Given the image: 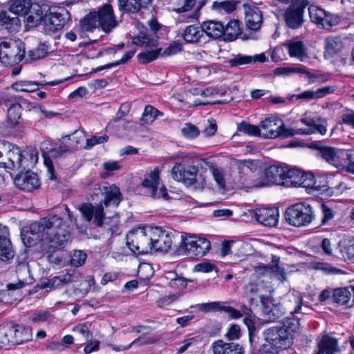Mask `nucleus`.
<instances>
[{
  "mask_svg": "<svg viewBox=\"0 0 354 354\" xmlns=\"http://www.w3.org/2000/svg\"><path fill=\"white\" fill-rule=\"evenodd\" d=\"M162 115V112L151 105H147L145 106L140 119L141 124H151L158 116Z\"/></svg>",
  "mask_w": 354,
  "mask_h": 354,
  "instance_id": "nucleus-41",
  "label": "nucleus"
},
{
  "mask_svg": "<svg viewBox=\"0 0 354 354\" xmlns=\"http://www.w3.org/2000/svg\"><path fill=\"white\" fill-rule=\"evenodd\" d=\"M286 171L281 167L271 165L266 168L263 174L253 182H250L245 176H240L238 186L240 188H252L270 186L279 184L281 180H286Z\"/></svg>",
  "mask_w": 354,
  "mask_h": 354,
  "instance_id": "nucleus-7",
  "label": "nucleus"
},
{
  "mask_svg": "<svg viewBox=\"0 0 354 354\" xmlns=\"http://www.w3.org/2000/svg\"><path fill=\"white\" fill-rule=\"evenodd\" d=\"M225 307L221 301H213L201 304V310L204 312L224 311Z\"/></svg>",
  "mask_w": 354,
  "mask_h": 354,
  "instance_id": "nucleus-60",
  "label": "nucleus"
},
{
  "mask_svg": "<svg viewBox=\"0 0 354 354\" xmlns=\"http://www.w3.org/2000/svg\"><path fill=\"white\" fill-rule=\"evenodd\" d=\"M180 296V295L179 293L169 294L158 299L156 300V303L159 308H163L178 300Z\"/></svg>",
  "mask_w": 354,
  "mask_h": 354,
  "instance_id": "nucleus-55",
  "label": "nucleus"
},
{
  "mask_svg": "<svg viewBox=\"0 0 354 354\" xmlns=\"http://www.w3.org/2000/svg\"><path fill=\"white\" fill-rule=\"evenodd\" d=\"M64 138H68L70 142L68 147L73 150H76L82 145L85 136L82 131H75L72 134L67 135Z\"/></svg>",
  "mask_w": 354,
  "mask_h": 354,
  "instance_id": "nucleus-44",
  "label": "nucleus"
},
{
  "mask_svg": "<svg viewBox=\"0 0 354 354\" xmlns=\"http://www.w3.org/2000/svg\"><path fill=\"white\" fill-rule=\"evenodd\" d=\"M91 200L99 202L95 205L89 203H84L78 207L83 218L86 222L92 223L97 227H102L104 225H109L107 220L113 222V225L108 228L113 234L117 231L119 225V216L118 214L111 218L105 217L103 205L106 207L113 206L117 207L122 199V195L120 189L114 184L104 182L95 184L90 194Z\"/></svg>",
  "mask_w": 354,
  "mask_h": 354,
  "instance_id": "nucleus-1",
  "label": "nucleus"
},
{
  "mask_svg": "<svg viewBox=\"0 0 354 354\" xmlns=\"http://www.w3.org/2000/svg\"><path fill=\"white\" fill-rule=\"evenodd\" d=\"M214 354H244L243 347L234 342H225L223 339L215 341L212 345Z\"/></svg>",
  "mask_w": 354,
  "mask_h": 354,
  "instance_id": "nucleus-27",
  "label": "nucleus"
},
{
  "mask_svg": "<svg viewBox=\"0 0 354 354\" xmlns=\"http://www.w3.org/2000/svg\"><path fill=\"white\" fill-rule=\"evenodd\" d=\"M8 227L0 225V259L8 261L14 257V251L9 239Z\"/></svg>",
  "mask_w": 354,
  "mask_h": 354,
  "instance_id": "nucleus-26",
  "label": "nucleus"
},
{
  "mask_svg": "<svg viewBox=\"0 0 354 354\" xmlns=\"http://www.w3.org/2000/svg\"><path fill=\"white\" fill-rule=\"evenodd\" d=\"M3 101L8 106L7 122L11 127H15L21 118L22 106L26 104V101L19 96L10 95H6Z\"/></svg>",
  "mask_w": 354,
  "mask_h": 354,
  "instance_id": "nucleus-20",
  "label": "nucleus"
},
{
  "mask_svg": "<svg viewBox=\"0 0 354 354\" xmlns=\"http://www.w3.org/2000/svg\"><path fill=\"white\" fill-rule=\"evenodd\" d=\"M25 56V44L20 40L10 39L0 43V61L6 66L19 63Z\"/></svg>",
  "mask_w": 354,
  "mask_h": 354,
  "instance_id": "nucleus-12",
  "label": "nucleus"
},
{
  "mask_svg": "<svg viewBox=\"0 0 354 354\" xmlns=\"http://www.w3.org/2000/svg\"><path fill=\"white\" fill-rule=\"evenodd\" d=\"M251 216L257 221L267 227H274L279 221V209L277 208H258L251 212Z\"/></svg>",
  "mask_w": 354,
  "mask_h": 354,
  "instance_id": "nucleus-23",
  "label": "nucleus"
},
{
  "mask_svg": "<svg viewBox=\"0 0 354 354\" xmlns=\"http://www.w3.org/2000/svg\"><path fill=\"white\" fill-rule=\"evenodd\" d=\"M314 212L311 205L307 203H297L287 208L285 212L286 221L295 227L309 225L314 219Z\"/></svg>",
  "mask_w": 354,
  "mask_h": 354,
  "instance_id": "nucleus-11",
  "label": "nucleus"
},
{
  "mask_svg": "<svg viewBox=\"0 0 354 354\" xmlns=\"http://www.w3.org/2000/svg\"><path fill=\"white\" fill-rule=\"evenodd\" d=\"M283 328H285L288 330L292 334L293 332L296 331L299 327V317H287L283 320Z\"/></svg>",
  "mask_w": 354,
  "mask_h": 354,
  "instance_id": "nucleus-57",
  "label": "nucleus"
},
{
  "mask_svg": "<svg viewBox=\"0 0 354 354\" xmlns=\"http://www.w3.org/2000/svg\"><path fill=\"white\" fill-rule=\"evenodd\" d=\"M151 253L153 252H167L172 246L174 234L171 230L160 227H151Z\"/></svg>",
  "mask_w": 354,
  "mask_h": 354,
  "instance_id": "nucleus-15",
  "label": "nucleus"
},
{
  "mask_svg": "<svg viewBox=\"0 0 354 354\" xmlns=\"http://www.w3.org/2000/svg\"><path fill=\"white\" fill-rule=\"evenodd\" d=\"M182 50V45L178 42H172L170 45L162 52V56L167 57L174 55Z\"/></svg>",
  "mask_w": 354,
  "mask_h": 354,
  "instance_id": "nucleus-63",
  "label": "nucleus"
},
{
  "mask_svg": "<svg viewBox=\"0 0 354 354\" xmlns=\"http://www.w3.org/2000/svg\"><path fill=\"white\" fill-rule=\"evenodd\" d=\"M203 34L213 39H218L225 33L224 25L221 21L209 20L201 24Z\"/></svg>",
  "mask_w": 354,
  "mask_h": 354,
  "instance_id": "nucleus-30",
  "label": "nucleus"
},
{
  "mask_svg": "<svg viewBox=\"0 0 354 354\" xmlns=\"http://www.w3.org/2000/svg\"><path fill=\"white\" fill-rule=\"evenodd\" d=\"M308 147L316 149L318 151V156L336 168L341 169V149L323 145L321 142L309 143L308 144Z\"/></svg>",
  "mask_w": 354,
  "mask_h": 354,
  "instance_id": "nucleus-16",
  "label": "nucleus"
},
{
  "mask_svg": "<svg viewBox=\"0 0 354 354\" xmlns=\"http://www.w3.org/2000/svg\"><path fill=\"white\" fill-rule=\"evenodd\" d=\"M8 149L6 152L2 167L15 170L29 166L25 154L19 147L10 142Z\"/></svg>",
  "mask_w": 354,
  "mask_h": 354,
  "instance_id": "nucleus-18",
  "label": "nucleus"
},
{
  "mask_svg": "<svg viewBox=\"0 0 354 354\" xmlns=\"http://www.w3.org/2000/svg\"><path fill=\"white\" fill-rule=\"evenodd\" d=\"M234 165L238 170V176L234 178V183L236 187L238 186V180L240 176H245L250 182L248 178V171L254 172L257 169V163L252 160H236L234 162Z\"/></svg>",
  "mask_w": 354,
  "mask_h": 354,
  "instance_id": "nucleus-29",
  "label": "nucleus"
},
{
  "mask_svg": "<svg viewBox=\"0 0 354 354\" xmlns=\"http://www.w3.org/2000/svg\"><path fill=\"white\" fill-rule=\"evenodd\" d=\"M338 350L337 339L326 335L319 340L314 354H338Z\"/></svg>",
  "mask_w": 354,
  "mask_h": 354,
  "instance_id": "nucleus-28",
  "label": "nucleus"
},
{
  "mask_svg": "<svg viewBox=\"0 0 354 354\" xmlns=\"http://www.w3.org/2000/svg\"><path fill=\"white\" fill-rule=\"evenodd\" d=\"M341 254L345 260L354 262V242H349L341 249Z\"/></svg>",
  "mask_w": 354,
  "mask_h": 354,
  "instance_id": "nucleus-61",
  "label": "nucleus"
},
{
  "mask_svg": "<svg viewBox=\"0 0 354 354\" xmlns=\"http://www.w3.org/2000/svg\"><path fill=\"white\" fill-rule=\"evenodd\" d=\"M8 11L3 10L0 12V24L5 27L9 32H16L19 30L21 23L18 16L14 15Z\"/></svg>",
  "mask_w": 354,
  "mask_h": 354,
  "instance_id": "nucleus-33",
  "label": "nucleus"
},
{
  "mask_svg": "<svg viewBox=\"0 0 354 354\" xmlns=\"http://www.w3.org/2000/svg\"><path fill=\"white\" fill-rule=\"evenodd\" d=\"M143 187L149 189V194L153 198H168V194L165 186L158 189L159 185V171L154 169L142 181Z\"/></svg>",
  "mask_w": 354,
  "mask_h": 354,
  "instance_id": "nucleus-22",
  "label": "nucleus"
},
{
  "mask_svg": "<svg viewBox=\"0 0 354 354\" xmlns=\"http://www.w3.org/2000/svg\"><path fill=\"white\" fill-rule=\"evenodd\" d=\"M204 36L201 26L190 25L185 29L183 37L187 43H197Z\"/></svg>",
  "mask_w": 354,
  "mask_h": 354,
  "instance_id": "nucleus-37",
  "label": "nucleus"
},
{
  "mask_svg": "<svg viewBox=\"0 0 354 354\" xmlns=\"http://www.w3.org/2000/svg\"><path fill=\"white\" fill-rule=\"evenodd\" d=\"M245 21L247 28L252 30L260 28L263 17L260 10L255 6L244 4Z\"/></svg>",
  "mask_w": 354,
  "mask_h": 354,
  "instance_id": "nucleus-25",
  "label": "nucleus"
},
{
  "mask_svg": "<svg viewBox=\"0 0 354 354\" xmlns=\"http://www.w3.org/2000/svg\"><path fill=\"white\" fill-rule=\"evenodd\" d=\"M70 13L64 8H50L44 11L43 21L44 31L46 34H52L62 29L70 19Z\"/></svg>",
  "mask_w": 354,
  "mask_h": 354,
  "instance_id": "nucleus-13",
  "label": "nucleus"
},
{
  "mask_svg": "<svg viewBox=\"0 0 354 354\" xmlns=\"http://www.w3.org/2000/svg\"><path fill=\"white\" fill-rule=\"evenodd\" d=\"M49 50L48 46L46 44H39V46L28 52V57L31 61L38 60L44 58L48 53Z\"/></svg>",
  "mask_w": 354,
  "mask_h": 354,
  "instance_id": "nucleus-46",
  "label": "nucleus"
},
{
  "mask_svg": "<svg viewBox=\"0 0 354 354\" xmlns=\"http://www.w3.org/2000/svg\"><path fill=\"white\" fill-rule=\"evenodd\" d=\"M162 49L160 48L146 50L139 53L137 56L138 61L142 64H147L155 60L160 54Z\"/></svg>",
  "mask_w": 354,
  "mask_h": 354,
  "instance_id": "nucleus-48",
  "label": "nucleus"
},
{
  "mask_svg": "<svg viewBox=\"0 0 354 354\" xmlns=\"http://www.w3.org/2000/svg\"><path fill=\"white\" fill-rule=\"evenodd\" d=\"M182 135L189 139L196 138L199 135L198 129L191 123H186L185 126L181 129Z\"/></svg>",
  "mask_w": 354,
  "mask_h": 354,
  "instance_id": "nucleus-56",
  "label": "nucleus"
},
{
  "mask_svg": "<svg viewBox=\"0 0 354 354\" xmlns=\"http://www.w3.org/2000/svg\"><path fill=\"white\" fill-rule=\"evenodd\" d=\"M326 10L316 6H310L308 8V12L310 20L319 25L323 17H325Z\"/></svg>",
  "mask_w": 354,
  "mask_h": 354,
  "instance_id": "nucleus-50",
  "label": "nucleus"
},
{
  "mask_svg": "<svg viewBox=\"0 0 354 354\" xmlns=\"http://www.w3.org/2000/svg\"><path fill=\"white\" fill-rule=\"evenodd\" d=\"M306 6V1L301 0V1L291 4L287 8L284 13V19L286 25L290 28L297 29L302 25Z\"/></svg>",
  "mask_w": 354,
  "mask_h": 354,
  "instance_id": "nucleus-19",
  "label": "nucleus"
},
{
  "mask_svg": "<svg viewBox=\"0 0 354 354\" xmlns=\"http://www.w3.org/2000/svg\"><path fill=\"white\" fill-rule=\"evenodd\" d=\"M60 220L56 217L42 218L39 221L31 223L29 229L21 234V239L26 247H32L37 242H44L45 230H49L50 226H57Z\"/></svg>",
  "mask_w": 354,
  "mask_h": 354,
  "instance_id": "nucleus-5",
  "label": "nucleus"
},
{
  "mask_svg": "<svg viewBox=\"0 0 354 354\" xmlns=\"http://www.w3.org/2000/svg\"><path fill=\"white\" fill-rule=\"evenodd\" d=\"M97 16L95 11L91 12L86 15L80 21V26L83 30L92 31L98 26Z\"/></svg>",
  "mask_w": 354,
  "mask_h": 354,
  "instance_id": "nucleus-43",
  "label": "nucleus"
},
{
  "mask_svg": "<svg viewBox=\"0 0 354 354\" xmlns=\"http://www.w3.org/2000/svg\"><path fill=\"white\" fill-rule=\"evenodd\" d=\"M15 186L25 192H32L40 186L39 179L37 174L32 171L21 172L15 178Z\"/></svg>",
  "mask_w": 354,
  "mask_h": 354,
  "instance_id": "nucleus-24",
  "label": "nucleus"
},
{
  "mask_svg": "<svg viewBox=\"0 0 354 354\" xmlns=\"http://www.w3.org/2000/svg\"><path fill=\"white\" fill-rule=\"evenodd\" d=\"M351 297V293L347 288H336L333 294V298L335 303L346 305L348 307H351V306H348Z\"/></svg>",
  "mask_w": 354,
  "mask_h": 354,
  "instance_id": "nucleus-42",
  "label": "nucleus"
},
{
  "mask_svg": "<svg viewBox=\"0 0 354 354\" xmlns=\"http://www.w3.org/2000/svg\"><path fill=\"white\" fill-rule=\"evenodd\" d=\"M261 301L263 306V313L268 322H274L282 316V313L277 306L271 304V306L266 304V301L263 297H261Z\"/></svg>",
  "mask_w": 354,
  "mask_h": 354,
  "instance_id": "nucleus-39",
  "label": "nucleus"
},
{
  "mask_svg": "<svg viewBox=\"0 0 354 354\" xmlns=\"http://www.w3.org/2000/svg\"><path fill=\"white\" fill-rule=\"evenodd\" d=\"M252 62V56L239 54L229 60V64L232 67H236Z\"/></svg>",
  "mask_w": 354,
  "mask_h": 354,
  "instance_id": "nucleus-54",
  "label": "nucleus"
},
{
  "mask_svg": "<svg viewBox=\"0 0 354 354\" xmlns=\"http://www.w3.org/2000/svg\"><path fill=\"white\" fill-rule=\"evenodd\" d=\"M265 340L272 347L286 349L293 343V337L290 332L283 327H272L263 332Z\"/></svg>",
  "mask_w": 354,
  "mask_h": 354,
  "instance_id": "nucleus-14",
  "label": "nucleus"
},
{
  "mask_svg": "<svg viewBox=\"0 0 354 354\" xmlns=\"http://www.w3.org/2000/svg\"><path fill=\"white\" fill-rule=\"evenodd\" d=\"M132 43L141 48L155 47L158 45V39L153 35L149 30L140 31L133 38Z\"/></svg>",
  "mask_w": 354,
  "mask_h": 354,
  "instance_id": "nucleus-34",
  "label": "nucleus"
},
{
  "mask_svg": "<svg viewBox=\"0 0 354 354\" xmlns=\"http://www.w3.org/2000/svg\"><path fill=\"white\" fill-rule=\"evenodd\" d=\"M283 46L288 49L289 55L292 57H296L303 62L308 57L304 44L301 41L297 39L289 40Z\"/></svg>",
  "mask_w": 354,
  "mask_h": 354,
  "instance_id": "nucleus-32",
  "label": "nucleus"
},
{
  "mask_svg": "<svg viewBox=\"0 0 354 354\" xmlns=\"http://www.w3.org/2000/svg\"><path fill=\"white\" fill-rule=\"evenodd\" d=\"M135 53H136L135 50H129V51L127 52L120 60L116 61L113 63H109V64H105L103 66H98L97 68H96L94 70V71L98 72V71H101L104 69H109V68H111L114 66H117L120 64H124L127 63L134 55Z\"/></svg>",
  "mask_w": 354,
  "mask_h": 354,
  "instance_id": "nucleus-49",
  "label": "nucleus"
},
{
  "mask_svg": "<svg viewBox=\"0 0 354 354\" xmlns=\"http://www.w3.org/2000/svg\"><path fill=\"white\" fill-rule=\"evenodd\" d=\"M339 21V18L329 12H326L325 17L321 20L318 26L324 29L330 30L333 26L337 25Z\"/></svg>",
  "mask_w": 354,
  "mask_h": 354,
  "instance_id": "nucleus-51",
  "label": "nucleus"
},
{
  "mask_svg": "<svg viewBox=\"0 0 354 354\" xmlns=\"http://www.w3.org/2000/svg\"><path fill=\"white\" fill-rule=\"evenodd\" d=\"M239 131L249 136H261L260 125L255 126L245 122H242L238 127Z\"/></svg>",
  "mask_w": 354,
  "mask_h": 354,
  "instance_id": "nucleus-52",
  "label": "nucleus"
},
{
  "mask_svg": "<svg viewBox=\"0 0 354 354\" xmlns=\"http://www.w3.org/2000/svg\"><path fill=\"white\" fill-rule=\"evenodd\" d=\"M210 242L195 235H181V241L176 249L178 254L187 255L192 258H201L205 256L209 250Z\"/></svg>",
  "mask_w": 354,
  "mask_h": 354,
  "instance_id": "nucleus-8",
  "label": "nucleus"
},
{
  "mask_svg": "<svg viewBox=\"0 0 354 354\" xmlns=\"http://www.w3.org/2000/svg\"><path fill=\"white\" fill-rule=\"evenodd\" d=\"M39 84L32 81H20L12 84V88L17 91L32 92L37 89Z\"/></svg>",
  "mask_w": 354,
  "mask_h": 354,
  "instance_id": "nucleus-47",
  "label": "nucleus"
},
{
  "mask_svg": "<svg viewBox=\"0 0 354 354\" xmlns=\"http://www.w3.org/2000/svg\"><path fill=\"white\" fill-rule=\"evenodd\" d=\"M286 301L287 302V308L290 310V314L294 316L301 308L303 297L299 292L292 290L286 295Z\"/></svg>",
  "mask_w": 354,
  "mask_h": 354,
  "instance_id": "nucleus-35",
  "label": "nucleus"
},
{
  "mask_svg": "<svg viewBox=\"0 0 354 354\" xmlns=\"http://www.w3.org/2000/svg\"><path fill=\"white\" fill-rule=\"evenodd\" d=\"M341 169L354 174V149H342Z\"/></svg>",
  "mask_w": 354,
  "mask_h": 354,
  "instance_id": "nucleus-40",
  "label": "nucleus"
},
{
  "mask_svg": "<svg viewBox=\"0 0 354 354\" xmlns=\"http://www.w3.org/2000/svg\"><path fill=\"white\" fill-rule=\"evenodd\" d=\"M51 217L59 218L60 223L57 226H50L49 230H45V239L44 242L41 243V251L47 255L50 261L57 263V259H53V254L66 245L71 239V233L64 224L62 218L57 215Z\"/></svg>",
  "mask_w": 354,
  "mask_h": 354,
  "instance_id": "nucleus-3",
  "label": "nucleus"
},
{
  "mask_svg": "<svg viewBox=\"0 0 354 354\" xmlns=\"http://www.w3.org/2000/svg\"><path fill=\"white\" fill-rule=\"evenodd\" d=\"M334 88L333 86H326L324 87H322L318 88L316 91H305L300 94L295 95L297 99H302V100H313V99H319L322 98L330 93H333Z\"/></svg>",
  "mask_w": 354,
  "mask_h": 354,
  "instance_id": "nucleus-36",
  "label": "nucleus"
},
{
  "mask_svg": "<svg viewBox=\"0 0 354 354\" xmlns=\"http://www.w3.org/2000/svg\"><path fill=\"white\" fill-rule=\"evenodd\" d=\"M118 6L120 10L131 13L142 8L137 0H118Z\"/></svg>",
  "mask_w": 354,
  "mask_h": 354,
  "instance_id": "nucleus-45",
  "label": "nucleus"
},
{
  "mask_svg": "<svg viewBox=\"0 0 354 354\" xmlns=\"http://www.w3.org/2000/svg\"><path fill=\"white\" fill-rule=\"evenodd\" d=\"M343 47V39L340 37H327L325 39V57L328 59L333 57L342 50Z\"/></svg>",
  "mask_w": 354,
  "mask_h": 354,
  "instance_id": "nucleus-31",
  "label": "nucleus"
},
{
  "mask_svg": "<svg viewBox=\"0 0 354 354\" xmlns=\"http://www.w3.org/2000/svg\"><path fill=\"white\" fill-rule=\"evenodd\" d=\"M226 91L224 89L209 87L203 90L202 96L205 97H214L216 95L223 96Z\"/></svg>",
  "mask_w": 354,
  "mask_h": 354,
  "instance_id": "nucleus-64",
  "label": "nucleus"
},
{
  "mask_svg": "<svg viewBox=\"0 0 354 354\" xmlns=\"http://www.w3.org/2000/svg\"><path fill=\"white\" fill-rule=\"evenodd\" d=\"M225 33H223V39L227 41L235 40L241 32L240 21L238 20H230L224 26Z\"/></svg>",
  "mask_w": 354,
  "mask_h": 354,
  "instance_id": "nucleus-38",
  "label": "nucleus"
},
{
  "mask_svg": "<svg viewBox=\"0 0 354 354\" xmlns=\"http://www.w3.org/2000/svg\"><path fill=\"white\" fill-rule=\"evenodd\" d=\"M97 16L98 26L104 32H110L118 25L113 13V9L109 3H105L95 11Z\"/></svg>",
  "mask_w": 354,
  "mask_h": 354,
  "instance_id": "nucleus-21",
  "label": "nucleus"
},
{
  "mask_svg": "<svg viewBox=\"0 0 354 354\" xmlns=\"http://www.w3.org/2000/svg\"><path fill=\"white\" fill-rule=\"evenodd\" d=\"M0 337L2 345L20 344L30 339V330L22 325L6 322L0 326Z\"/></svg>",
  "mask_w": 354,
  "mask_h": 354,
  "instance_id": "nucleus-10",
  "label": "nucleus"
},
{
  "mask_svg": "<svg viewBox=\"0 0 354 354\" xmlns=\"http://www.w3.org/2000/svg\"><path fill=\"white\" fill-rule=\"evenodd\" d=\"M286 183L295 187H303L307 189H317L315 180L310 173H305L298 169H290L286 171Z\"/></svg>",
  "mask_w": 354,
  "mask_h": 354,
  "instance_id": "nucleus-17",
  "label": "nucleus"
},
{
  "mask_svg": "<svg viewBox=\"0 0 354 354\" xmlns=\"http://www.w3.org/2000/svg\"><path fill=\"white\" fill-rule=\"evenodd\" d=\"M151 227H138L129 231L126 236V243L129 250L137 254L151 253Z\"/></svg>",
  "mask_w": 354,
  "mask_h": 354,
  "instance_id": "nucleus-9",
  "label": "nucleus"
},
{
  "mask_svg": "<svg viewBox=\"0 0 354 354\" xmlns=\"http://www.w3.org/2000/svg\"><path fill=\"white\" fill-rule=\"evenodd\" d=\"M86 254L82 250H75L71 255V264L75 267L82 266L86 259Z\"/></svg>",
  "mask_w": 354,
  "mask_h": 354,
  "instance_id": "nucleus-59",
  "label": "nucleus"
},
{
  "mask_svg": "<svg viewBox=\"0 0 354 354\" xmlns=\"http://www.w3.org/2000/svg\"><path fill=\"white\" fill-rule=\"evenodd\" d=\"M9 8L13 15L26 17L28 26H37L41 22L48 5H41L33 0H12L9 3Z\"/></svg>",
  "mask_w": 354,
  "mask_h": 354,
  "instance_id": "nucleus-4",
  "label": "nucleus"
},
{
  "mask_svg": "<svg viewBox=\"0 0 354 354\" xmlns=\"http://www.w3.org/2000/svg\"><path fill=\"white\" fill-rule=\"evenodd\" d=\"M236 7V2L234 1H225L221 2L214 1L212 8L218 10H224L227 13L232 12Z\"/></svg>",
  "mask_w": 354,
  "mask_h": 354,
  "instance_id": "nucleus-53",
  "label": "nucleus"
},
{
  "mask_svg": "<svg viewBox=\"0 0 354 354\" xmlns=\"http://www.w3.org/2000/svg\"><path fill=\"white\" fill-rule=\"evenodd\" d=\"M315 268L316 270H322L326 274H338L341 272L340 270L326 263H317Z\"/></svg>",
  "mask_w": 354,
  "mask_h": 354,
  "instance_id": "nucleus-62",
  "label": "nucleus"
},
{
  "mask_svg": "<svg viewBox=\"0 0 354 354\" xmlns=\"http://www.w3.org/2000/svg\"><path fill=\"white\" fill-rule=\"evenodd\" d=\"M173 179L183 183L186 187H191L195 189H203L206 184L205 177L198 174L196 166H185L180 163H176L171 169Z\"/></svg>",
  "mask_w": 354,
  "mask_h": 354,
  "instance_id": "nucleus-6",
  "label": "nucleus"
},
{
  "mask_svg": "<svg viewBox=\"0 0 354 354\" xmlns=\"http://www.w3.org/2000/svg\"><path fill=\"white\" fill-rule=\"evenodd\" d=\"M109 136L106 134L102 136H93L91 138L86 139V143L84 146L85 149H90L93 146L99 144H103L108 141Z\"/></svg>",
  "mask_w": 354,
  "mask_h": 354,
  "instance_id": "nucleus-58",
  "label": "nucleus"
},
{
  "mask_svg": "<svg viewBox=\"0 0 354 354\" xmlns=\"http://www.w3.org/2000/svg\"><path fill=\"white\" fill-rule=\"evenodd\" d=\"M301 123L307 128L288 129L286 128L282 120L277 118H268L262 120L260 125L261 136L264 138H277L279 136L288 137L295 134L310 135L319 133L325 136L327 133V120L321 116L306 117L301 119Z\"/></svg>",
  "mask_w": 354,
  "mask_h": 354,
  "instance_id": "nucleus-2",
  "label": "nucleus"
}]
</instances>
